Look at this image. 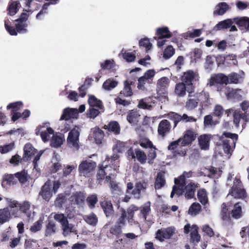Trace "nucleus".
<instances>
[{"mask_svg": "<svg viewBox=\"0 0 249 249\" xmlns=\"http://www.w3.org/2000/svg\"><path fill=\"white\" fill-rule=\"evenodd\" d=\"M61 229L63 231L62 234L65 237L69 235L71 233H77L75 226L72 224L69 223L68 221L66 223H63L61 226Z\"/></svg>", "mask_w": 249, "mask_h": 249, "instance_id": "nucleus-22", "label": "nucleus"}, {"mask_svg": "<svg viewBox=\"0 0 249 249\" xmlns=\"http://www.w3.org/2000/svg\"><path fill=\"white\" fill-rule=\"evenodd\" d=\"M175 229L173 227L159 230L156 233V238L162 242L164 239H170L175 233Z\"/></svg>", "mask_w": 249, "mask_h": 249, "instance_id": "nucleus-9", "label": "nucleus"}, {"mask_svg": "<svg viewBox=\"0 0 249 249\" xmlns=\"http://www.w3.org/2000/svg\"><path fill=\"white\" fill-rule=\"evenodd\" d=\"M24 152L23 158L24 160H28L32 156H35L36 153V150L30 143L25 144L24 147Z\"/></svg>", "mask_w": 249, "mask_h": 249, "instance_id": "nucleus-26", "label": "nucleus"}, {"mask_svg": "<svg viewBox=\"0 0 249 249\" xmlns=\"http://www.w3.org/2000/svg\"><path fill=\"white\" fill-rule=\"evenodd\" d=\"M80 129L79 127L75 126L69 133L67 138V143L69 147L73 151H77L79 149V136Z\"/></svg>", "mask_w": 249, "mask_h": 249, "instance_id": "nucleus-4", "label": "nucleus"}, {"mask_svg": "<svg viewBox=\"0 0 249 249\" xmlns=\"http://www.w3.org/2000/svg\"><path fill=\"white\" fill-rule=\"evenodd\" d=\"M170 129L171 125L170 122L167 120H163L159 124L158 133L160 135L164 136L169 132Z\"/></svg>", "mask_w": 249, "mask_h": 249, "instance_id": "nucleus-20", "label": "nucleus"}, {"mask_svg": "<svg viewBox=\"0 0 249 249\" xmlns=\"http://www.w3.org/2000/svg\"><path fill=\"white\" fill-rule=\"evenodd\" d=\"M11 19H7L4 21V25L6 30L12 36L17 35V32L16 29L13 27H11Z\"/></svg>", "mask_w": 249, "mask_h": 249, "instance_id": "nucleus-53", "label": "nucleus"}, {"mask_svg": "<svg viewBox=\"0 0 249 249\" xmlns=\"http://www.w3.org/2000/svg\"><path fill=\"white\" fill-rule=\"evenodd\" d=\"M241 119H242L246 122L248 121L247 117L240 110H235L233 114V122L236 127L238 126Z\"/></svg>", "mask_w": 249, "mask_h": 249, "instance_id": "nucleus-31", "label": "nucleus"}, {"mask_svg": "<svg viewBox=\"0 0 249 249\" xmlns=\"http://www.w3.org/2000/svg\"><path fill=\"white\" fill-rule=\"evenodd\" d=\"M6 200L9 207L11 209V214L15 217H21V213H22L28 220L33 218L34 213L31 210V203L29 201H24L19 203L10 198H6Z\"/></svg>", "mask_w": 249, "mask_h": 249, "instance_id": "nucleus-1", "label": "nucleus"}, {"mask_svg": "<svg viewBox=\"0 0 249 249\" xmlns=\"http://www.w3.org/2000/svg\"><path fill=\"white\" fill-rule=\"evenodd\" d=\"M51 215H53L54 219L60 223L61 226L63 224V223H66L68 221L67 217L63 213H53Z\"/></svg>", "mask_w": 249, "mask_h": 249, "instance_id": "nucleus-56", "label": "nucleus"}, {"mask_svg": "<svg viewBox=\"0 0 249 249\" xmlns=\"http://www.w3.org/2000/svg\"><path fill=\"white\" fill-rule=\"evenodd\" d=\"M64 137L61 135H53L51 140V145L55 148L60 147L63 143Z\"/></svg>", "mask_w": 249, "mask_h": 249, "instance_id": "nucleus-35", "label": "nucleus"}, {"mask_svg": "<svg viewBox=\"0 0 249 249\" xmlns=\"http://www.w3.org/2000/svg\"><path fill=\"white\" fill-rule=\"evenodd\" d=\"M225 111V110L221 105H216L213 109V114L215 116L220 117Z\"/></svg>", "mask_w": 249, "mask_h": 249, "instance_id": "nucleus-64", "label": "nucleus"}, {"mask_svg": "<svg viewBox=\"0 0 249 249\" xmlns=\"http://www.w3.org/2000/svg\"><path fill=\"white\" fill-rule=\"evenodd\" d=\"M55 225L53 221H49L46 226L45 231V236L51 235L55 232Z\"/></svg>", "mask_w": 249, "mask_h": 249, "instance_id": "nucleus-52", "label": "nucleus"}, {"mask_svg": "<svg viewBox=\"0 0 249 249\" xmlns=\"http://www.w3.org/2000/svg\"><path fill=\"white\" fill-rule=\"evenodd\" d=\"M196 133L192 129L186 130L182 139L172 142L168 147L169 150H177L180 146L188 145L195 140Z\"/></svg>", "mask_w": 249, "mask_h": 249, "instance_id": "nucleus-2", "label": "nucleus"}, {"mask_svg": "<svg viewBox=\"0 0 249 249\" xmlns=\"http://www.w3.org/2000/svg\"><path fill=\"white\" fill-rule=\"evenodd\" d=\"M236 24L242 33L249 32V18L247 17L235 18Z\"/></svg>", "mask_w": 249, "mask_h": 249, "instance_id": "nucleus-14", "label": "nucleus"}, {"mask_svg": "<svg viewBox=\"0 0 249 249\" xmlns=\"http://www.w3.org/2000/svg\"><path fill=\"white\" fill-rule=\"evenodd\" d=\"M139 45L141 47L145 48L146 52L150 50L152 47V44L150 42L149 39L144 38L139 41Z\"/></svg>", "mask_w": 249, "mask_h": 249, "instance_id": "nucleus-59", "label": "nucleus"}, {"mask_svg": "<svg viewBox=\"0 0 249 249\" xmlns=\"http://www.w3.org/2000/svg\"><path fill=\"white\" fill-rule=\"evenodd\" d=\"M11 213L8 207L0 209V224L8 221L11 218Z\"/></svg>", "mask_w": 249, "mask_h": 249, "instance_id": "nucleus-30", "label": "nucleus"}, {"mask_svg": "<svg viewBox=\"0 0 249 249\" xmlns=\"http://www.w3.org/2000/svg\"><path fill=\"white\" fill-rule=\"evenodd\" d=\"M197 187V184L195 183L190 182L185 188H183V193L185 190V197L187 199H191L194 197L196 188Z\"/></svg>", "mask_w": 249, "mask_h": 249, "instance_id": "nucleus-23", "label": "nucleus"}, {"mask_svg": "<svg viewBox=\"0 0 249 249\" xmlns=\"http://www.w3.org/2000/svg\"><path fill=\"white\" fill-rule=\"evenodd\" d=\"M71 200L79 206H82L84 203L85 196L82 193H76L71 197Z\"/></svg>", "mask_w": 249, "mask_h": 249, "instance_id": "nucleus-33", "label": "nucleus"}, {"mask_svg": "<svg viewBox=\"0 0 249 249\" xmlns=\"http://www.w3.org/2000/svg\"><path fill=\"white\" fill-rule=\"evenodd\" d=\"M36 133L37 135H40L42 141L46 142L48 141L50 135L53 133V130L47 125H43L36 128Z\"/></svg>", "mask_w": 249, "mask_h": 249, "instance_id": "nucleus-12", "label": "nucleus"}, {"mask_svg": "<svg viewBox=\"0 0 249 249\" xmlns=\"http://www.w3.org/2000/svg\"><path fill=\"white\" fill-rule=\"evenodd\" d=\"M125 240L120 239L115 240L112 244L113 249H128Z\"/></svg>", "mask_w": 249, "mask_h": 249, "instance_id": "nucleus-40", "label": "nucleus"}, {"mask_svg": "<svg viewBox=\"0 0 249 249\" xmlns=\"http://www.w3.org/2000/svg\"><path fill=\"white\" fill-rule=\"evenodd\" d=\"M118 84V82L111 78H109L104 82L103 85V88L106 90H109L115 88Z\"/></svg>", "mask_w": 249, "mask_h": 249, "instance_id": "nucleus-41", "label": "nucleus"}, {"mask_svg": "<svg viewBox=\"0 0 249 249\" xmlns=\"http://www.w3.org/2000/svg\"><path fill=\"white\" fill-rule=\"evenodd\" d=\"M238 136L235 134L224 133L222 137L223 148L225 153L231 154L235 146Z\"/></svg>", "mask_w": 249, "mask_h": 249, "instance_id": "nucleus-5", "label": "nucleus"}, {"mask_svg": "<svg viewBox=\"0 0 249 249\" xmlns=\"http://www.w3.org/2000/svg\"><path fill=\"white\" fill-rule=\"evenodd\" d=\"M155 150L156 148L154 146L149 148L147 159L148 162L149 164H152L153 163L154 160L156 158L157 156Z\"/></svg>", "mask_w": 249, "mask_h": 249, "instance_id": "nucleus-61", "label": "nucleus"}, {"mask_svg": "<svg viewBox=\"0 0 249 249\" xmlns=\"http://www.w3.org/2000/svg\"><path fill=\"white\" fill-rule=\"evenodd\" d=\"M135 158L142 164L146 162L147 157L143 151L139 149H135Z\"/></svg>", "mask_w": 249, "mask_h": 249, "instance_id": "nucleus-44", "label": "nucleus"}, {"mask_svg": "<svg viewBox=\"0 0 249 249\" xmlns=\"http://www.w3.org/2000/svg\"><path fill=\"white\" fill-rule=\"evenodd\" d=\"M242 213L241 206L239 203H236L234 206V209L232 211V216L233 217L238 219L240 217Z\"/></svg>", "mask_w": 249, "mask_h": 249, "instance_id": "nucleus-55", "label": "nucleus"}, {"mask_svg": "<svg viewBox=\"0 0 249 249\" xmlns=\"http://www.w3.org/2000/svg\"><path fill=\"white\" fill-rule=\"evenodd\" d=\"M133 93L130 87V83L127 81H125L124 82V88L123 90L120 92V96L124 95L125 97H129L132 95Z\"/></svg>", "mask_w": 249, "mask_h": 249, "instance_id": "nucleus-43", "label": "nucleus"}, {"mask_svg": "<svg viewBox=\"0 0 249 249\" xmlns=\"http://www.w3.org/2000/svg\"><path fill=\"white\" fill-rule=\"evenodd\" d=\"M43 220L40 219L37 222H35L30 228V231L32 232H36L39 231L42 228Z\"/></svg>", "mask_w": 249, "mask_h": 249, "instance_id": "nucleus-63", "label": "nucleus"}, {"mask_svg": "<svg viewBox=\"0 0 249 249\" xmlns=\"http://www.w3.org/2000/svg\"><path fill=\"white\" fill-rule=\"evenodd\" d=\"M100 205L106 216H110L113 214V209L110 201L104 200L100 202Z\"/></svg>", "mask_w": 249, "mask_h": 249, "instance_id": "nucleus-25", "label": "nucleus"}, {"mask_svg": "<svg viewBox=\"0 0 249 249\" xmlns=\"http://www.w3.org/2000/svg\"><path fill=\"white\" fill-rule=\"evenodd\" d=\"M229 8L230 7L227 3L220 2L215 6V10L213 11V14L219 16L223 15Z\"/></svg>", "mask_w": 249, "mask_h": 249, "instance_id": "nucleus-27", "label": "nucleus"}, {"mask_svg": "<svg viewBox=\"0 0 249 249\" xmlns=\"http://www.w3.org/2000/svg\"><path fill=\"white\" fill-rule=\"evenodd\" d=\"M78 115V110L76 108H66L64 109L60 117V120H68L71 118H74Z\"/></svg>", "mask_w": 249, "mask_h": 249, "instance_id": "nucleus-19", "label": "nucleus"}, {"mask_svg": "<svg viewBox=\"0 0 249 249\" xmlns=\"http://www.w3.org/2000/svg\"><path fill=\"white\" fill-rule=\"evenodd\" d=\"M198 74L192 70L187 71L181 76L182 82L187 85H192L193 82L199 80Z\"/></svg>", "mask_w": 249, "mask_h": 249, "instance_id": "nucleus-11", "label": "nucleus"}, {"mask_svg": "<svg viewBox=\"0 0 249 249\" xmlns=\"http://www.w3.org/2000/svg\"><path fill=\"white\" fill-rule=\"evenodd\" d=\"M104 136L103 131L99 128H94L92 130V133L90 135V138L91 139L93 138L97 144L102 143Z\"/></svg>", "mask_w": 249, "mask_h": 249, "instance_id": "nucleus-24", "label": "nucleus"}, {"mask_svg": "<svg viewBox=\"0 0 249 249\" xmlns=\"http://www.w3.org/2000/svg\"><path fill=\"white\" fill-rule=\"evenodd\" d=\"M169 83V79L166 77H163L160 79L157 83V90L164 93L167 89Z\"/></svg>", "mask_w": 249, "mask_h": 249, "instance_id": "nucleus-28", "label": "nucleus"}, {"mask_svg": "<svg viewBox=\"0 0 249 249\" xmlns=\"http://www.w3.org/2000/svg\"><path fill=\"white\" fill-rule=\"evenodd\" d=\"M150 211V202L149 201L145 203L142 209L141 210V213L142 215L144 220H146V216Z\"/></svg>", "mask_w": 249, "mask_h": 249, "instance_id": "nucleus-60", "label": "nucleus"}, {"mask_svg": "<svg viewBox=\"0 0 249 249\" xmlns=\"http://www.w3.org/2000/svg\"><path fill=\"white\" fill-rule=\"evenodd\" d=\"M175 53V50L171 45L168 46L163 52V57L165 59L170 58Z\"/></svg>", "mask_w": 249, "mask_h": 249, "instance_id": "nucleus-47", "label": "nucleus"}, {"mask_svg": "<svg viewBox=\"0 0 249 249\" xmlns=\"http://www.w3.org/2000/svg\"><path fill=\"white\" fill-rule=\"evenodd\" d=\"M103 111V109H100L97 107H89V108L87 113L88 116L90 118L94 119L101 112Z\"/></svg>", "mask_w": 249, "mask_h": 249, "instance_id": "nucleus-49", "label": "nucleus"}, {"mask_svg": "<svg viewBox=\"0 0 249 249\" xmlns=\"http://www.w3.org/2000/svg\"><path fill=\"white\" fill-rule=\"evenodd\" d=\"M52 188V182L50 180L47 181L43 186L40 193V195L44 199L48 201L52 197L53 193Z\"/></svg>", "mask_w": 249, "mask_h": 249, "instance_id": "nucleus-16", "label": "nucleus"}, {"mask_svg": "<svg viewBox=\"0 0 249 249\" xmlns=\"http://www.w3.org/2000/svg\"><path fill=\"white\" fill-rule=\"evenodd\" d=\"M233 24H235V18H227L219 22L214 26V29L216 31L227 29Z\"/></svg>", "mask_w": 249, "mask_h": 249, "instance_id": "nucleus-18", "label": "nucleus"}, {"mask_svg": "<svg viewBox=\"0 0 249 249\" xmlns=\"http://www.w3.org/2000/svg\"><path fill=\"white\" fill-rule=\"evenodd\" d=\"M135 51L134 53H130L123 49L121 51V54L122 55L123 58L127 62H131L135 60L136 58Z\"/></svg>", "mask_w": 249, "mask_h": 249, "instance_id": "nucleus-39", "label": "nucleus"}, {"mask_svg": "<svg viewBox=\"0 0 249 249\" xmlns=\"http://www.w3.org/2000/svg\"><path fill=\"white\" fill-rule=\"evenodd\" d=\"M192 172H184L178 178H175L174 182L175 185L173 186L172 191L171 193V197H173L175 194L178 196L182 195L183 194V188L185 184V178H189L192 176Z\"/></svg>", "mask_w": 249, "mask_h": 249, "instance_id": "nucleus-3", "label": "nucleus"}, {"mask_svg": "<svg viewBox=\"0 0 249 249\" xmlns=\"http://www.w3.org/2000/svg\"><path fill=\"white\" fill-rule=\"evenodd\" d=\"M197 197L202 205H205L207 203L208 197L205 190H199L197 192Z\"/></svg>", "mask_w": 249, "mask_h": 249, "instance_id": "nucleus-46", "label": "nucleus"}, {"mask_svg": "<svg viewBox=\"0 0 249 249\" xmlns=\"http://www.w3.org/2000/svg\"><path fill=\"white\" fill-rule=\"evenodd\" d=\"M210 135L204 134L198 138V143L201 149L206 150L210 146Z\"/></svg>", "mask_w": 249, "mask_h": 249, "instance_id": "nucleus-21", "label": "nucleus"}, {"mask_svg": "<svg viewBox=\"0 0 249 249\" xmlns=\"http://www.w3.org/2000/svg\"><path fill=\"white\" fill-rule=\"evenodd\" d=\"M99 168L97 175V179L103 180L106 178L107 181H110L111 176L114 173L115 169H113L110 164H107L106 161H104L102 165H99Z\"/></svg>", "mask_w": 249, "mask_h": 249, "instance_id": "nucleus-7", "label": "nucleus"}, {"mask_svg": "<svg viewBox=\"0 0 249 249\" xmlns=\"http://www.w3.org/2000/svg\"><path fill=\"white\" fill-rule=\"evenodd\" d=\"M140 115L137 110H132L127 115V120L131 124H136L139 119Z\"/></svg>", "mask_w": 249, "mask_h": 249, "instance_id": "nucleus-32", "label": "nucleus"}, {"mask_svg": "<svg viewBox=\"0 0 249 249\" xmlns=\"http://www.w3.org/2000/svg\"><path fill=\"white\" fill-rule=\"evenodd\" d=\"M29 11L22 13L19 18L15 20L17 31L19 33H25L27 32L28 26L27 19L29 18Z\"/></svg>", "mask_w": 249, "mask_h": 249, "instance_id": "nucleus-8", "label": "nucleus"}, {"mask_svg": "<svg viewBox=\"0 0 249 249\" xmlns=\"http://www.w3.org/2000/svg\"><path fill=\"white\" fill-rule=\"evenodd\" d=\"M83 219L87 223L92 226H95L98 222V217L93 213L84 215Z\"/></svg>", "mask_w": 249, "mask_h": 249, "instance_id": "nucleus-38", "label": "nucleus"}, {"mask_svg": "<svg viewBox=\"0 0 249 249\" xmlns=\"http://www.w3.org/2000/svg\"><path fill=\"white\" fill-rule=\"evenodd\" d=\"M146 84H151V83L143 76H142L138 79L137 87L139 89L143 90L145 89L144 86Z\"/></svg>", "mask_w": 249, "mask_h": 249, "instance_id": "nucleus-58", "label": "nucleus"}, {"mask_svg": "<svg viewBox=\"0 0 249 249\" xmlns=\"http://www.w3.org/2000/svg\"><path fill=\"white\" fill-rule=\"evenodd\" d=\"M148 186V181L145 179L139 180L137 182L135 185V189L132 191V195L136 198H139L141 197V192H144Z\"/></svg>", "mask_w": 249, "mask_h": 249, "instance_id": "nucleus-13", "label": "nucleus"}, {"mask_svg": "<svg viewBox=\"0 0 249 249\" xmlns=\"http://www.w3.org/2000/svg\"><path fill=\"white\" fill-rule=\"evenodd\" d=\"M225 94L228 99L239 100L241 98L243 91L241 89H230L226 87L224 89Z\"/></svg>", "mask_w": 249, "mask_h": 249, "instance_id": "nucleus-15", "label": "nucleus"}, {"mask_svg": "<svg viewBox=\"0 0 249 249\" xmlns=\"http://www.w3.org/2000/svg\"><path fill=\"white\" fill-rule=\"evenodd\" d=\"M186 90L185 84L183 82L179 83L176 85L175 92L177 95L183 96L185 94Z\"/></svg>", "mask_w": 249, "mask_h": 249, "instance_id": "nucleus-45", "label": "nucleus"}, {"mask_svg": "<svg viewBox=\"0 0 249 249\" xmlns=\"http://www.w3.org/2000/svg\"><path fill=\"white\" fill-rule=\"evenodd\" d=\"M3 181L6 182L9 185H14L17 182L15 176L12 174L5 175L3 178Z\"/></svg>", "mask_w": 249, "mask_h": 249, "instance_id": "nucleus-57", "label": "nucleus"}, {"mask_svg": "<svg viewBox=\"0 0 249 249\" xmlns=\"http://www.w3.org/2000/svg\"><path fill=\"white\" fill-rule=\"evenodd\" d=\"M87 201L89 204V207L90 208H94L97 202V196L96 195H92L88 196L87 198Z\"/></svg>", "mask_w": 249, "mask_h": 249, "instance_id": "nucleus-62", "label": "nucleus"}, {"mask_svg": "<svg viewBox=\"0 0 249 249\" xmlns=\"http://www.w3.org/2000/svg\"><path fill=\"white\" fill-rule=\"evenodd\" d=\"M16 178H18L21 183H24L28 180L29 176L25 170L15 174Z\"/></svg>", "mask_w": 249, "mask_h": 249, "instance_id": "nucleus-50", "label": "nucleus"}, {"mask_svg": "<svg viewBox=\"0 0 249 249\" xmlns=\"http://www.w3.org/2000/svg\"><path fill=\"white\" fill-rule=\"evenodd\" d=\"M20 3L17 1H12L10 3L8 7V14L10 16L15 15L18 10Z\"/></svg>", "mask_w": 249, "mask_h": 249, "instance_id": "nucleus-42", "label": "nucleus"}, {"mask_svg": "<svg viewBox=\"0 0 249 249\" xmlns=\"http://www.w3.org/2000/svg\"><path fill=\"white\" fill-rule=\"evenodd\" d=\"M165 184L164 173L159 172L157 175L155 182V189H160L163 187Z\"/></svg>", "mask_w": 249, "mask_h": 249, "instance_id": "nucleus-29", "label": "nucleus"}, {"mask_svg": "<svg viewBox=\"0 0 249 249\" xmlns=\"http://www.w3.org/2000/svg\"><path fill=\"white\" fill-rule=\"evenodd\" d=\"M156 34L159 36L158 37L164 38H169L172 36L167 27L158 28L156 30Z\"/></svg>", "mask_w": 249, "mask_h": 249, "instance_id": "nucleus-34", "label": "nucleus"}, {"mask_svg": "<svg viewBox=\"0 0 249 249\" xmlns=\"http://www.w3.org/2000/svg\"><path fill=\"white\" fill-rule=\"evenodd\" d=\"M89 96L88 103L89 107H97L100 108V109H103V106L100 100H98L93 95H89Z\"/></svg>", "mask_w": 249, "mask_h": 249, "instance_id": "nucleus-37", "label": "nucleus"}, {"mask_svg": "<svg viewBox=\"0 0 249 249\" xmlns=\"http://www.w3.org/2000/svg\"><path fill=\"white\" fill-rule=\"evenodd\" d=\"M200 236L198 233V227L196 225H193L191 230V241L196 244L200 241Z\"/></svg>", "mask_w": 249, "mask_h": 249, "instance_id": "nucleus-36", "label": "nucleus"}, {"mask_svg": "<svg viewBox=\"0 0 249 249\" xmlns=\"http://www.w3.org/2000/svg\"><path fill=\"white\" fill-rule=\"evenodd\" d=\"M107 128L109 131L113 132L115 134H118L120 133L119 125L117 122H110L107 125Z\"/></svg>", "mask_w": 249, "mask_h": 249, "instance_id": "nucleus-54", "label": "nucleus"}, {"mask_svg": "<svg viewBox=\"0 0 249 249\" xmlns=\"http://www.w3.org/2000/svg\"><path fill=\"white\" fill-rule=\"evenodd\" d=\"M228 83V77L222 73H219L211 77L209 84L212 86L215 84H225L227 85Z\"/></svg>", "mask_w": 249, "mask_h": 249, "instance_id": "nucleus-17", "label": "nucleus"}, {"mask_svg": "<svg viewBox=\"0 0 249 249\" xmlns=\"http://www.w3.org/2000/svg\"><path fill=\"white\" fill-rule=\"evenodd\" d=\"M96 167V162L89 159L83 160L79 165V174L81 176L89 178L94 174Z\"/></svg>", "mask_w": 249, "mask_h": 249, "instance_id": "nucleus-6", "label": "nucleus"}, {"mask_svg": "<svg viewBox=\"0 0 249 249\" xmlns=\"http://www.w3.org/2000/svg\"><path fill=\"white\" fill-rule=\"evenodd\" d=\"M230 194L235 198H243L245 196L246 192L240 187L239 178H235L234 185L232 186Z\"/></svg>", "mask_w": 249, "mask_h": 249, "instance_id": "nucleus-10", "label": "nucleus"}, {"mask_svg": "<svg viewBox=\"0 0 249 249\" xmlns=\"http://www.w3.org/2000/svg\"><path fill=\"white\" fill-rule=\"evenodd\" d=\"M23 107V103L21 101L16 102L9 104L7 106L8 109H11V111L14 113L17 112L19 109Z\"/></svg>", "mask_w": 249, "mask_h": 249, "instance_id": "nucleus-51", "label": "nucleus"}, {"mask_svg": "<svg viewBox=\"0 0 249 249\" xmlns=\"http://www.w3.org/2000/svg\"><path fill=\"white\" fill-rule=\"evenodd\" d=\"M201 209V205L198 203H194L190 207L188 213L192 215H196L199 213Z\"/></svg>", "mask_w": 249, "mask_h": 249, "instance_id": "nucleus-48", "label": "nucleus"}]
</instances>
